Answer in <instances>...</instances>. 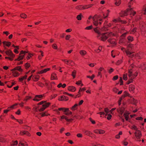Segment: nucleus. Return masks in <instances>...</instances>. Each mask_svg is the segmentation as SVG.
<instances>
[{"label":"nucleus","mask_w":146,"mask_h":146,"mask_svg":"<svg viewBox=\"0 0 146 146\" xmlns=\"http://www.w3.org/2000/svg\"><path fill=\"white\" fill-rule=\"evenodd\" d=\"M43 96L42 95H36L35 96V98L33 99L34 100L39 101L41 100Z\"/></svg>","instance_id":"9"},{"label":"nucleus","mask_w":146,"mask_h":146,"mask_svg":"<svg viewBox=\"0 0 146 146\" xmlns=\"http://www.w3.org/2000/svg\"><path fill=\"white\" fill-rule=\"evenodd\" d=\"M52 47L54 49H56L57 48V46L56 44H54L52 45Z\"/></svg>","instance_id":"44"},{"label":"nucleus","mask_w":146,"mask_h":146,"mask_svg":"<svg viewBox=\"0 0 146 146\" xmlns=\"http://www.w3.org/2000/svg\"><path fill=\"white\" fill-rule=\"evenodd\" d=\"M27 75H25L23 77L19 78V80L20 81H22L24 79H26V78H27Z\"/></svg>","instance_id":"29"},{"label":"nucleus","mask_w":146,"mask_h":146,"mask_svg":"<svg viewBox=\"0 0 146 146\" xmlns=\"http://www.w3.org/2000/svg\"><path fill=\"white\" fill-rule=\"evenodd\" d=\"M18 143V142L17 141H15L13 143L11 144V146H13V145H17Z\"/></svg>","instance_id":"48"},{"label":"nucleus","mask_w":146,"mask_h":146,"mask_svg":"<svg viewBox=\"0 0 146 146\" xmlns=\"http://www.w3.org/2000/svg\"><path fill=\"white\" fill-rule=\"evenodd\" d=\"M133 0H130V2L129 3V8L127 9L126 11H122L121 13H119V15L121 17H123L127 15V13L129 12L131 15H134L136 13V12L133 11L131 7V5L132 4L131 2L133 1Z\"/></svg>","instance_id":"2"},{"label":"nucleus","mask_w":146,"mask_h":146,"mask_svg":"<svg viewBox=\"0 0 146 146\" xmlns=\"http://www.w3.org/2000/svg\"><path fill=\"white\" fill-rule=\"evenodd\" d=\"M93 5V4H90V5H86V9H88L89 8H90Z\"/></svg>","instance_id":"54"},{"label":"nucleus","mask_w":146,"mask_h":146,"mask_svg":"<svg viewBox=\"0 0 146 146\" xmlns=\"http://www.w3.org/2000/svg\"><path fill=\"white\" fill-rule=\"evenodd\" d=\"M109 12L110 11H109V10H108L107 11L106 13L105 14H103V15L104 17V18H106L108 17V15L109 13Z\"/></svg>","instance_id":"33"},{"label":"nucleus","mask_w":146,"mask_h":146,"mask_svg":"<svg viewBox=\"0 0 146 146\" xmlns=\"http://www.w3.org/2000/svg\"><path fill=\"white\" fill-rule=\"evenodd\" d=\"M143 119V118L141 117H138L136 118V119L140 120H142Z\"/></svg>","instance_id":"59"},{"label":"nucleus","mask_w":146,"mask_h":146,"mask_svg":"<svg viewBox=\"0 0 146 146\" xmlns=\"http://www.w3.org/2000/svg\"><path fill=\"white\" fill-rule=\"evenodd\" d=\"M131 129H133L136 131L138 130V129L137 127L135 125H133L131 127Z\"/></svg>","instance_id":"39"},{"label":"nucleus","mask_w":146,"mask_h":146,"mask_svg":"<svg viewBox=\"0 0 146 146\" xmlns=\"http://www.w3.org/2000/svg\"><path fill=\"white\" fill-rule=\"evenodd\" d=\"M104 68H102V67H100L99 69V71L98 72V76H100L101 78H102V75L101 73V71L102 70H104Z\"/></svg>","instance_id":"17"},{"label":"nucleus","mask_w":146,"mask_h":146,"mask_svg":"<svg viewBox=\"0 0 146 146\" xmlns=\"http://www.w3.org/2000/svg\"><path fill=\"white\" fill-rule=\"evenodd\" d=\"M50 70V68H46V69H44L38 72V73L41 74H42L43 73H45L48 71L49 70Z\"/></svg>","instance_id":"15"},{"label":"nucleus","mask_w":146,"mask_h":146,"mask_svg":"<svg viewBox=\"0 0 146 146\" xmlns=\"http://www.w3.org/2000/svg\"><path fill=\"white\" fill-rule=\"evenodd\" d=\"M25 66L26 68H27L30 67V65L28 63H27L25 64Z\"/></svg>","instance_id":"46"},{"label":"nucleus","mask_w":146,"mask_h":146,"mask_svg":"<svg viewBox=\"0 0 146 146\" xmlns=\"http://www.w3.org/2000/svg\"><path fill=\"white\" fill-rule=\"evenodd\" d=\"M20 134L21 135H26L27 136H29V133L28 131H21L20 132Z\"/></svg>","instance_id":"13"},{"label":"nucleus","mask_w":146,"mask_h":146,"mask_svg":"<svg viewBox=\"0 0 146 146\" xmlns=\"http://www.w3.org/2000/svg\"><path fill=\"white\" fill-rule=\"evenodd\" d=\"M82 14H80V15H77L76 18L78 20H80L82 19Z\"/></svg>","instance_id":"31"},{"label":"nucleus","mask_w":146,"mask_h":146,"mask_svg":"<svg viewBox=\"0 0 146 146\" xmlns=\"http://www.w3.org/2000/svg\"><path fill=\"white\" fill-rule=\"evenodd\" d=\"M143 13L144 14H146V7L143 9Z\"/></svg>","instance_id":"64"},{"label":"nucleus","mask_w":146,"mask_h":146,"mask_svg":"<svg viewBox=\"0 0 146 146\" xmlns=\"http://www.w3.org/2000/svg\"><path fill=\"white\" fill-rule=\"evenodd\" d=\"M77 136L78 137H82V135L80 133H78L77 134Z\"/></svg>","instance_id":"58"},{"label":"nucleus","mask_w":146,"mask_h":146,"mask_svg":"<svg viewBox=\"0 0 146 146\" xmlns=\"http://www.w3.org/2000/svg\"><path fill=\"white\" fill-rule=\"evenodd\" d=\"M27 53V52L25 51H21L20 53V54L21 55L23 54H25V53Z\"/></svg>","instance_id":"62"},{"label":"nucleus","mask_w":146,"mask_h":146,"mask_svg":"<svg viewBox=\"0 0 146 146\" xmlns=\"http://www.w3.org/2000/svg\"><path fill=\"white\" fill-rule=\"evenodd\" d=\"M56 74L54 73L52 74L51 78L52 80L56 79Z\"/></svg>","instance_id":"26"},{"label":"nucleus","mask_w":146,"mask_h":146,"mask_svg":"<svg viewBox=\"0 0 146 146\" xmlns=\"http://www.w3.org/2000/svg\"><path fill=\"white\" fill-rule=\"evenodd\" d=\"M76 72V71L75 70H74V71L72 72V74L71 75L74 78L75 77Z\"/></svg>","instance_id":"32"},{"label":"nucleus","mask_w":146,"mask_h":146,"mask_svg":"<svg viewBox=\"0 0 146 146\" xmlns=\"http://www.w3.org/2000/svg\"><path fill=\"white\" fill-rule=\"evenodd\" d=\"M19 146H28V145L27 144H26L25 145V143L20 142L19 144Z\"/></svg>","instance_id":"35"},{"label":"nucleus","mask_w":146,"mask_h":146,"mask_svg":"<svg viewBox=\"0 0 146 146\" xmlns=\"http://www.w3.org/2000/svg\"><path fill=\"white\" fill-rule=\"evenodd\" d=\"M18 70L20 72H21L22 71V70L21 69V68L20 66H18V67H16L11 70Z\"/></svg>","instance_id":"18"},{"label":"nucleus","mask_w":146,"mask_h":146,"mask_svg":"<svg viewBox=\"0 0 146 146\" xmlns=\"http://www.w3.org/2000/svg\"><path fill=\"white\" fill-rule=\"evenodd\" d=\"M125 52L127 55L130 58H133L135 56V55L134 52H131L129 51H126Z\"/></svg>","instance_id":"7"},{"label":"nucleus","mask_w":146,"mask_h":146,"mask_svg":"<svg viewBox=\"0 0 146 146\" xmlns=\"http://www.w3.org/2000/svg\"><path fill=\"white\" fill-rule=\"evenodd\" d=\"M121 3V1L120 0H115V4L116 5H119Z\"/></svg>","instance_id":"24"},{"label":"nucleus","mask_w":146,"mask_h":146,"mask_svg":"<svg viewBox=\"0 0 146 146\" xmlns=\"http://www.w3.org/2000/svg\"><path fill=\"white\" fill-rule=\"evenodd\" d=\"M93 20L94 21L93 23L94 25L95 26H97L98 25V21L95 20V18L94 17L93 18Z\"/></svg>","instance_id":"23"},{"label":"nucleus","mask_w":146,"mask_h":146,"mask_svg":"<svg viewBox=\"0 0 146 146\" xmlns=\"http://www.w3.org/2000/svg\"><path fill=\"white\" fill-rule=\"evenodd\" d=\"M38 77H34V76L32 78V79L33 80L35 81H37L38 80Z\"/></svg>","instance_id":"38"},{"label":"nucleus","mask_w":146,"mask_h":146,"mask_svg":"<svg viewBox=\"0 0 146 146\" xmlns=\"http://www.w3.org/2000/svg\"><path fill=\"white\" fill-rule=\"evenodd\" d=\"M11 71H12L13 75L14 77L17 76L19 75V73L16 70H11Z\"/></svg>","instance_id":"16"},{"label":"nucleus","mask_w":146,"mask_h":146,"mask_svg":"<svg viewBox=\"0 0 146 146\" xmlns=\"http://www.w3.org/2000/svg\"><path fill=\"white\" fill-rule=\"evenodd\" d=\"M73 119H68L67 117L66 118V120L68 122H70L72 121L73 120Z\"/></svg>","instance_id":"49"},{"label":"nucleus","mask_w":146,"mask_h":146,"mask_svg":"<svg viewBox=\"0 0 146 146\" xmlns=\"http://www.w3.org/2000/svg\"><path fill=\"white\" fill-rule=\"evenodd\" d=\"M113 71V69L112 68H111L109 70V73H111Z\"/></svg>","instance_id":"63"},{"label":"nucleus","mask_w":146,"mask_h":146,"mask_svg":"<svg viewBox=\"0 0 146 146\" xmlns=\"http://www.w3.org/2000/svg\"><path fill=\"white\" fill-rule=\"evenodd\" d=\"M78 105L77 104H75L71 108L72 110H75L77 109V107L78 106Z\"/></svg>","instance_id":"27"},{"label":"nucleus","mask_w":146,"mask_h":146,"mask_svg":"<svg viewBox=\"0 0 146 146\" xmlns=\"http://www.w3.org/2000/svg\"><path fill=\"white\" fill-rule=\"evenodd\" d=\"M133 65H131L130 66L131 68L129 70L128 76H129L130 80L127 82V84H128L131 83L132 81L133 80L134 78L137 76V73L135 72L134 74H133L132 72L131 71V68H133Z\"/></svg>","instance_id":"3"},{"label":"nucleus","mask_w":146,"mask_h":146,"mask_svg":"<svg viewBox=\"0 0 146 146\" xmlns=\"http://www.w3.org/2000/svg\"><path fill=\"white\" fill-rule=\"evenodd\" d=\"M123 79L124 80H127V74H125L123 75Z\"/></svg>","instance_id":"41"},{"label":"nucleus","mask_w":146,"mask_h":146,"mask_svg":"<svg viewBox=\"0 0 146 146\" xmlns=\"http://www.w3.org/2000/svg\"><path fill=\"white\" fill-rule=\"evenodd\" d=\"M124 93H125L123 95L119 98L120 102H121L122 100L126 96H129V94L127 93L125 91Z\"/></svg>","instance_id":"12"},{"label":"nucleus","mask_w":146,"mask_h":146,"mask_svg":"<svg viewBox=\"0 0 146 146\" xmlns=\"http://www.w3.org/2000/svg\"><path fill=\"white\" fill-rule=\"evenodd\" d=\"M20 17L23 18H26L27 17V15L24 13H22L21 14Z\"/></svg>","instance_id":"34"},{"label":"nucleus","mask_w":146,"mask_h":146,"mask_svg":"<svg viewBox=\"0 0 146 146\" xmlns=\"http://www.w3.org/2000/svg\"><path fill=\"white\" fill-rule=\"evenodd\" d=\"M122 62V60H118V61L116 63V64L117 65H119V64L121 63Z\"/></svg>","instance_id":"53"},{"label":"nucleus","mask_w":146,"mask_h":146,"mask_svg":"<svg viewBox=\"0 0 146 146\" xmlns=\"http://www.w3.org/2000/svg\"><path fill=\"white\" fill-rule=\"evenodd\" d=\"M94 31L96 33L98 34L97 37H99V39L103 41H104L108 38H109L108 40V42L113 45H115L116 44L115 39L113 38H112L113 36V34L112 33H101L100 31L97 29V28H94Z\"/></svg>","instance_id":"1"},{"label":"nucleus","mask_w":146,"mask_h":146,"mask_svg":"<svg viewBox=\"0 0 146 146\" xmlns=\"http://www.w3.org/2000/svg\"><path fill=\"white\" fill-rule=\"evenodd\" d=\"M6 54L9 57H5V58L6 59H9L10 60H13V58L14 57L15 55L12 52L9 50L5 52Z\"/></svg>","instance_id":"4"},{"label":"nucleus","mask_w":146,"mask_h":146,"mask_svg":"<svg viewBox=\"0 0 146 146\" xmlns=\"http://www.w3.org/2000/svg\"><path fill=\"white\" fill-rule=\"evenodd\" d=\"M118 76H117V75L113 77V80H116L118 79Z\"/></svg>","instance_id":"52"},{"label":"nucleus","mask_w":146,"mask_h":146,"mask_svg":"<svg viewBox=\"0 0 146 146\" xmlns=\"http://www.w3.org/2000/svg\"><path fill=\"white\" fill-rule=\"evenodd\" d=\"M38 84L39 85V86L41 87H42L44 85L43 84H42V83L39 82H38Z\"/></svg>","instance_id":"56"},{"label":"nucleus","mask_w":146,"mask_h":146,"mask_svg":"<svg viewBox=\"0 0 146 146\" xmlns=\"http://www.w3.org/2000/svg\"><path fill=\"white\" fill-rule=\"evenodd\" d=\"M86 90V89L85 88H80V90H79V91L78 92V93H79L80 91H85V90Z\"/></svg>","instance_id":"55"},{"label":"nucleus","mask_w":146,"mask_h":146,"mask_svg":"<svg viewBox=\"0 0 146 146\" xmlns=\"http://www.w3.org/2000/svg\"><path fill=\"white\" fill-rule=\"evenodd\" d=\"M3 43L4 45H5L7 46H9L11 45V43L9 42L4 41L3 42Z\"/></svg>","instance_id":"25"},{"label":"nucleus","mask_w":146,"mask_h":146,"mask_svg":"<svg viewBox=\"0 0 146 146\" xmlns=\"http://www.w3.org/2000/svg\"><path fill=\"white\" fill-rule=\"evenodd\" d=\"M135 135L138 141H140V140H139L142 136V134L141 131L139 130H137L135 133Z\"/></svg>","instance_id":"6"},{"label":"nucleus","mask_w":146,"mask_h":146,"mask_svg":"<svg viewBox=\"0 0 146 146\" xmlns=\"http://www.w3.org/2000/svg\"><path fill=\"white\" fill-rule=\"evenodd\" d=\"M24 54L21 55L19 56V57H18V58H17L15 60L19 61L21 60H22L23 59V58L24 57Z\"/></svg>","instance_id":"20"},{"label":"nucleus","mask_w":146,"mask_h":146,"mask_svg":"<svg viewBox=\"0 0 146 146\" xmlns=\"http://www.w3.org/2000/svg\"><path fill=\"white\" fill-rule=\"evenodd\" d=\"M58 110L59 111L62 110L65 112V114L66 115H68L70 114H71L72 112L69 110L68 108H59Z\"/></svg>","instance_id":"5"},{"label":"nucleus","mask_w":146,"mask_h":146,"mask_svg":"<svg viewBox=\"0 0 146 146\" xmlns=\"http://www.w3.org/2000/svg\"><path fill=\"white\" fill-rule=\"evenodd\" d=\"M104 111H105V112L106 113V116L107 115V114L108 113H109V112H110V111L107 108H105Z\"/></svg>","instance_id":"30"},{"label":"nucleus","mask_w":146,"mask_h":146,"mask_svg":"<svg viewBox=\"0 0 146 146\" xmlns=\"http://www.w3.org/2000/svg\"><path fill=\"white\" fill-rule=\"evenodd\" d=\"M93 27L92 25L86 27L85 28V29L86 30H90Z\"/></svg>","instance_id":"40"},{"label":"nucleus","mask_w":146,"mask_h":146,"mask_svg":"<svg viewBox=\"0 0 146 146\" xmlns=\"http://www.w3.org/2000/svg\"><path fill=\"white\" fill-rule=\"evenodd\" d=\"M105 131L102 130H99V133L100 134H103L105 133Z\"/></svg>","instance_id":"50"},{"label":"nucleus","mask_w":146,"mask_h":146,"mask_svg":"<svg viewBox=\"0 0 146 146\" xmlns=\"http://www.w3.org/2000/svg\"><path fill=\"white\" fill-rule=\"evenodd\" d=\"M70 37V35H68L66 36V39L67 40H68Z\"/></svg>","instance_id":"57"},{"label":"nucleus","mask_w":146,"mask_h":146,"mask_svg":"<svg viewBox=\"0 0 146 146\" xmlns=\"http://www.w3.org/2000/svg\"><path fill=\"white\" fill-rule=\"evenodd\" d=\"M136 31V29L135 28H134L131 31V33L132 34L135 33Z\"/></svg>","instance_id":"51"},{"label":"nucleus","mask_w":146,"mask_h":146,"mask_svg":"<svg viewBox=\"0 0 146 146\" xmlns=\"http://www.w3.org/2000/svg\"><path fill=\"white\" fill-rule=\"evenodd\" d=\"M76 8L77 9L79 10H81L82 9H86V6H82V5H79L77 6L76 7Z\"/></svg>","instance_id":"14"},{"label":"nucleus","mask_w":146,"mask_h":146,"mask_svg":"<svg viewBox=\"0 0 146 146\" xmlns=\"http://www.w3.org/2000/svg\"><path fill=\"white\" fill-rule=\"evenodd\" d=\"M119 82L120 83V85H122L123 82L122 81V78L121 77H120V80H119Z\"/></svg>","instance_id":"61"},{"label":"nucleus","mask_w":146,"mask_h":146,"mask_svg":"<svg viewBox=\"0 0 146 146\" xmlns=\"http://www.w3.org/2000/svg\"><path fill=\"white\" fill-rule=\"evenodd\" d=\"M5 141V140L3 138L0 137V142H3Z\"/></svg>","instance_id":"47"},{"label":"nucleus","mask_w":146,"mask_h":146,"mask_svg":"<svg viewBox=\"0 0 146 146\" xmlns=\"http://www.w3.org/2000/svg\"><path fill=\"white\" fill-rule=\"evenodd\" d=\"M85 134L88 136H90V135L92 134L91 132L85 130L84 131Z\"/></svg>","instance_id":"22"},{"label":"nucleus","mask_w":146,"mask_h":146,"mask_svg":"<svg viewBox=\"0 0 146 146\" xmlns=\"http://www.w3.org/2000/svg\"><path fill=\"white\" fill-rule=\"evenodd\" d=\"M49 103H45L43 105V107L39 110V111H44L45 109L48 107L50 105Z\"/></svg>","instance_id":"8"},{"label":"nucleus","mask_w":146,"mask_h":146,"mask_svg":"<svg viewBox=\"0 0 146 146\" xmlns=\"http://www.w3.org/2000/svg\"><path fill=\"white\" fill-rule=\"evenodd\" d=\"M140 68H141L142 70H144L146 69V66H145V65L144 64L143 66H141L140 67H139Z\"/></svg>","instance_id":"43"},{"label":"nucleus","mask_w":146,"mask_h":146,"mask_svg":"<svg viewBox=\"0 0 146 146\" xmlns=\"http://www.w3.org/2000/svg\"><path fill=\"white\" fill-rule=\"evenodd\" d=\"M45 103H46L45 102V101H41V102H39V103H38V104L42 105V104H43L44 103V104H45Z\"/></svg>","instance_id":"60"},{"label":"nucleus","mask_w":146,"mask_h":146,"mask_svg":"<svg viewBox=\"0 0 146 146\" xmlns=\"http://www.w3.org/2000/svg\"><path fill=\"white\" fill-rule=\"evenodd\" d=\"M80 53L82 56H84L86 53V51L83 50H81Z\"/></svg>","instance_id":"28"},{"label":"nucleus","mask_w":146,"mask_h":146,"mask_svg":"<svg viewBox=\"0 0 146 146\" xmlns=\"http://www.w3.org/2000/svg\"><path fill=\"white\" fill-rule=\"evenodd\" d=\"M68 90L72 92H74L76 90V88L73 86H69L68 88Z\"/></svg>","instance_id":"10"},{"label":"nucleus","mask_w":146,"mask_h":146,"mask_svg":"<svg viewBox=\"0 0 146 146\" xmlns=\"http://www.w3.org/2000/svg\"><path fill=\"white\" fill-rule=\"evenodd\" d=\"M107 115H108L107 119L108 120H110L111 119L112 117V115L110 114H107Z\"/></svg>","instance_id":"42"},{"label":"nucleus","mask_w":146,"mask_h":146,"mask_svg":"<svg viewBox=\"0 0 146 146\" xmlns=\"http://www.w3.org/2000/svg\"><path fill=\"white\" fill-rule=\"evenodd\" d=\"M132 103L134 105H135L137 103V100L134 98H132L131 100Z\"/></svg>","instance_id":"37"},{"label":"nucleus","mask_w":146,"mask_h":146,"mask_svg":"<svg viewBox=\"0 0 146 146\" xmlns=\"http://www.w3.org/2000/svg\"><path fill=\"white\" fill-rule=\"evenodd\" d=\"M64 96H61L60 98L59 99V100L60 101H63L64 100Z\"/></svg>","instance_id":"45"},{"label":"nucleus","mask_w":146,"mask_h":146,"mask_svg":"<svg viewBox=\"0 0 146 146\" xmlns=\"http://www.w3.org/2000/svg\"><path fill=\"white\" fill-rule=\"evenodd\" d=\"M127 39L129 42H131L133 40V37L131 36H129L127 37Z\"/></svg>","instance_id":"36"},{"label":"nucleus","mask_w":146,"mask_h":146,"mask_svg":"<svg viewBox=\"0 0 146 146\" xmlns=\"http://www.w3.org/2000/svg\"><path fill=\"white\" fill-rule=\"evenodd\" d=\"M129 89L130 91L133 92L135 89L134 86L132 84L129 85Z\"/></svg>","instance_id":"11"},{"label":"nucleus","mask_w":146,"mask_h":146,"mask_svg":"<svg viewBox=\"0 0 146 146\" xmlns=\"http://www.w3.org/2000/svg\"><path fill=\"white\" fill-rule=\"evenodd\" d=\"M129 113H125L124 114V115L125 116V119L126 121H128L129 119Z\"/></svg>","instance_id":"19"},{"label":"nucleus","mask_w":146,"mask_h":146,"mask_svg":"<svg viewBox=\"0 0 146 146\" xmlns=\"http://www.w3.org/2000/svg\"><path fill=\"white\" fill-rule=\"evenodd\" d=\"M117 112L120 113L121 115H122L124 112V111L122 109H117Z\"/></svg>","instance_id":"21"}]
</instances>
